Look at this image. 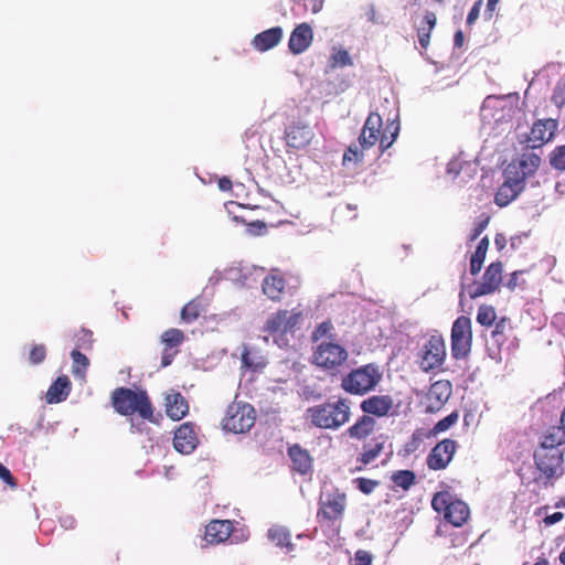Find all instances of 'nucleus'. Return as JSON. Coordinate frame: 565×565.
Returning a JSON list of instances; mask_svg holds the SVG:
<instances>
[{"label": "nucleus", "mask_w": 565, "mask_h": 565, "mask_svg": "<svg viewBox=\"0 0 565 565\" xmlns=\"http://www.w3.org/2000/svg\"><path fill=\"white\" fill-rule=\"evenodd\" d=\"M396 119L397 116L390 120L385 130L381 134L383 124L382 117L376 113H371L360 134L359 143L350 146L348 151L343 154V163L345 164L349 161H362L364 151L375 146L377 141L380 142L381 152L390 148L399 132V124Z\"/></svg>", "instance_id": "nucleus-1"}, {"label": "nucleus", "mask_w": 565, "mask_h": 565, "mask_svg": "<svg viewBox=\"0 0 565 565\" xmlns=\"http://www.w3.org/2000/svg\"><path fill=\"white\" fill-rule=\"evenodd\" d=\"M351 409L347 399L339 398L309 407L306 412V419L315 427L337 430L350 420Z\"/></svg>", "instance_id": "nucleus-2"}, {"label": "nucleus", "mask_w": 565, "mask_h": 565, "mask_svg": "<svg viewBox=\"0 0 565 565\" xmlns=\"http://www.w3.org/2000/svg\"><path fill=\"white\" fill-rule=\"evenodd\" d=\"M303 312L300 308L290 310H278L271 313L263 327V331L274 337V343L279 348L289 345V337L301 328L303 322Z\"/></svg>", "instance_id": "nucleus-3"}, {"label": "nucleus", "mask_w": 565, "mask_h": 565, "mask_svg": "<svg viewBox=\"0 0 565 565\" xmlns=\"http://www.w3.org/2000/svg\"><path fill=\"white\" fill-rule=\"evenodd\" d=\"M513 107L507 104L504 97L488 96L481 106L480 117L482 127L489 134H501L511 127Z\"/></svg>", "instance_id": "nucleus-4"}, {"label": "nucleus", "mask_w": 565, "mask_h": 565, "mask_svg": "<svg viewBox=\"0 0 565 565\" xmlns=\"http://www.w3.org/2000/svg\"><path fill=\"white\" fill-rule=\"evenodd\" d=\"M111 398L115 409L121 415L138 413L143 419L152 418V406L145 391L119 387L114 391Z\"/></svg>", "instance_id": "nucleus-5"}, {"label": "nucleus", "mask_w": 565, "mask_h": 565, "mask_svg": "<svg viewBox=\"0 0 565 565\" xmlns=\"http://www.w3.org/2000/svg\"><path fill=\"white\" fill-rule=\"evenodd\" d=\"M382 371L375 363H369L344 375L341 387L353 395H364L374 390L382 380Z\"/></svg>", "instance_id": "nucleus-6"}, {"label": "nucleus", "mask_w": 565, "mask_h": 565, "mask_svg": "<svg viewBox=\"0 0 565 565\" xmlns=\"http://www.w3.org/2000/svg\"><path fill=\"white\" fill-rule=\"evenodd\" d=\"M431 507L436 512L444 513L445 520L454 526H461L470 515L467 503L448 491L436 493L431 500Z\"/></svg>", "instance_id": "nucleus-7"}, {"label": "nucleus", "mask_w": 565, "mask_h": 565, "mask_svg": "<svg viewBox=\"0 0 565 565\" xmlns=\"http://www.w3.org/2000/svg\"><path fill=\"white\" fill-rule=\"evenodd\" d=\"M417 363L422 371L430 372L439 369L446 359V344L438 333L425 338L417 351Z\"/></svg>", "instance_id": "nucleus-8"}, {"label": "nucleus", "mask_w": 565, "mask_h": 565, "mask_svg": "<svg viewBox=\"0 0 565 565\" xmlns=\"http://www.w3.org/2000/svg\"><path fill=\"white\" fill-rule=\"evenodd\" d=\"M349 358L348 350L340 343L331 340H321L312 355L313 363L328 371H337Z\"/></svg>", "instance_id": "nucleus-9"}, {"label": "nucleus", "mask_w": 565, "mask_h": 565, "mask_svg": "<svg viewBox=\"0 0 565 565\" xmlns=\"http://www.w3.org/2000/svg\"><path fill=\"white\" fill-rule=\"evenodd\" d=\"M255 419V409L252 405L235 402L227 407L223 427L235 434H244L254 426Z\"/></svg>", "instance_id": "nucleus-10"}, {"label": "nucleus", "mask_w": 565, "mask_h": 565, "mask_svg": "<svg viewBox=\"0 0 565 565\" xmlns=\"http://www.w3.org/2000/svg\"><path fill=\"white\" fill-rule=\"evenodd\" d=\"M535 462L540 471L537 480H544V484L553 481L563 475V454L559 449L537 450L535 452Z\"/></svg>", "instance_id": "nucleus-11"}, {"label": "nucleus", "mask_w": 565, "mask_h": 565, "mask_svg": "<svg viewBox=\"0 0 565 565\" xmlns=\"http://www.w3.org/2000/svg\"><path fill=\"white\" fill-rule=\"evenodd\" d=\"M471 321L468 317H458L451 329V354L455 359L467 356L471 349Z\"/></svg>", "instance_id": "nucleus-12"}, {"label": "nucleus", "mask_w": 565, "mask_h": 565, "mask_svg": "<svg viewBox=\"0 0 565 565\" xmlns=\"http://www.w3.org/2000/svg\"><path fill=\"white\" fill-rule=\"evenodd\" d=\"M503 265L501 262L491 263L479 284L469 288L470 298H477L497 291L502 282Z\"/></svg>", "instance_id": "nucleus-13"}, {"label": "nucleus", "mask_w": 565, "mask_h": 565, "mask_svg": "<svg viewBox=\"0 0 565 565\" xmlns=\"http://www.w3.org/2000/svg\"><path fill=\"white\" fill-rule=\"evenodd\" d=\"M320 509L318 516L327 520H339L342 518L347 505V497L338 489L327 490L320 497Z\"/></svg>", "instance_id": "nucleus-14"}, {"label": "nucleus", "mask_w": 565, "mask_h": 565, "mask_svg": "<svg viewBox=\"0 0 565 565\" xmlns=\"http://www.w3.org/2000/svg\"><path fill=\"white\" fill-rule=\"evenodd\" d=\"M557 126V121L551 118L535 121L526 138L527 146L532 149L542 147L553 138Z\"/></svg>", "instance_id": "nucleus-15"}, {"label": "nucleus", "mask_w": 565, "mask_h": 565, "mask_svg": "<svg viewBox=\"0 0 565 565\" xmlns=\"http://www.w3.org/2000/svg\"><path fill=\"white\" fill-rule=\"evenodd\" d=\"M456 450V443L445 439L438 443L427 457V466L433 470L445 469L451 461Z\"/></svg>", "instance_id": "nucleus-16"}, {"label": "nucleus", "mask_w": 565, "mask_h": 565, "mask_svg": "<svg viewBox=\"0 0 565 565\" xmlns=\"http://www.w3.org/2000/svg\"><path fill=\"white\" fill-rule=\"evenodd\" d=\"M174 449L184 455L191 454L198 446L196 433L191 423L182 424L174 434Z\"/></svg>", "instance_id": "nucleus-17"}, {"label": "nucleus", "mask_w": 565, "mask_h": 565, "mask_svg": "<svg viewBox=\"0 0 565 565\" xmlns=\"http://www.w3.org/2000/svg\"><path fill=\"white\" fill-rule=\"evenodd\" d=\"M312 40V28L308 23H301L292 30L289 36L288 47L291 53L298 55L303 53L311 45Z\"/></svg>", "instance_id": "nucleus-18"}, {"label": "nucleus", "mask_w": 565, "mask_h": 565, "mask_svg": "<svg viewBox=\"0 0 565 565\" xmlns=\"http://www.w3.org/2000/svg\"><path fill=\"white\" fill-rule=\"evenodd\" d=\"M315 134L311 127L303 124H292L286 129V142L289 147L295 149H302L307 147Z\"/></svg>", "instance_id": "nucleus-19"}, {"label": "nucleus", "mask_w": 565, "mask_h": 565, "mask_svg": "<svg viewBox=\"0 0 565 565\" xmlns=\"http://www.w3.org/2000/svg\"><path fill=\"white\" fill-rule=\"evenodd\" d=\"M232 532L233 523L230 520H214L206 525L204 540L211 544L222 543Z\"/></svg>", "instance_id": "nucleus-20"}, {"label": "nucleus", "mask_w": 565, "mask_h": 565, "mask_svg": "<svg viewBox=\"0 0 565 565\" xmlns=\"http://www.w3.org/2000/svg\"><path fill=\"white\" fill-rule=\"evenodd\" d=\"M286 282L278 269H273L263 280V292L273 301H279L285 290Z\"/></svg>", "instance_id": "nucleus-21"}, {"label": "nucleus", "mask_w": 565, "mask_h": 565, "mask_svg": "<svg viewBox=\"0 0 565 565\" xmlns=\"http://www.w3.org/2000/svg\"><path fill=\"white\" fill-rule=\"evenodd\" d=\"M364 413L379 417L386 416L393 408V399L388 395H374L361 403Z\"/></svg>", "instance_id": "nucleus-22"}, {"label": "nucleus", "mask_w": 565, "mask_h": 565, "mask_svg": "<svg viewBox=\"0 0 565 565\" xmlns=\"http://www.w3.org/2000/svg\"><path fill=\"white\" fill-rule=\"evenodd\" d=\"M282 39V29L274 26L255 35L253 46L259 52H266L275 47Z\"/></svg>", "instance_id": "nucleus-23"}, {"label": "nucleus", "mask_w": 565, "mask_h": 565, "mask_svg": "<svg viewBox=\"0 0 565 565\" xmlns=\"http://www.w3.org/2000/svg\"><path fill=\"white\" fill-rule=\"evenodd\" d=\"M167 415L173 420H180L189 412V405L185 398L178 392H172L166 397Z\"/></svg>", "instance_id": "nucleus-24"}, {"label": "nucleus", "mask_w": 565, "mask_h": 565, "mask_svg": "<svg viewBox=\"0 0 565 565\" xmlns=\"http://www.w3.org/2000/svg\"><path fill=\"white\" fill-rule=\"evenodd\" d=\"M288 455L292 462V468L301 475H306L311 471L312 459L308 450L303 449L299 445H292L288 449Z\"/></svg>", "instance_id": "nucleus-25"}, {"label": "nucleus", "mask_w": 565, "mask_h": 565, "mask_svg": "<svg viewBox=\"0 0 565 565\" xmlns=\"http://www.w3.org/2000/svg\"><path fill=\"white\" fill-rule=\"evenodd\" d=\"M242 367L253 372L262 370L266 365L264 355L256 349L243 344L241 347Z\"/></svg>", "instance_id": "nucleus-26"}, {"label": "nucleus", "mask_w": 565, "mask_h": 565, "mask_svg": "<svg viewBox=\"0 0 565 565\" xmlns=\"http://www.w3.org/2000/svg\"><path fill=\"white\" fill-rule=\"evenodd\" d=\"M71 391V382L67 376L63 375L49 387L46 401L50 404L60 403L68 396Z\"/></svg>", "instance_id": "nucleus-27"}, {"label": "nucleus", "mask_w": 565, "mask_h": 565, "mask_svg": "<svg viewBox=\"0 0 565 565\" xmlns=\"http://www.w3.org/2000/svg\"><path fill=\"white\" fill-rule=\"evenodd\" d=\"M353 60L350 53L340 45H333L327 63V72L338 67L352 66Z\"/></svg>", "instance_id": "nucleus-28"}, {"label": "nucleus", "mask_w": 565, "mask_h": 565, "mask_svg": "<svg viewBox=\"0 0 565 565\" xmlns=\"http://www.w3.org/2000/svg\"><path fill=\"white\" fill-rule=\"evenodd\" d=\"M254 269L255 268L244 264L233 265L224 271V278L232 282L246 286L248 285L249 277Z\"/></svg>", "instance_id": "nucleus-29"}, {"label": "nucleus", "mask_w": 565, "mask_h": 565, "mask_svg": "<svg viewBox=\"0 0 565 565\" xmlns=\"http://www.w3.org/2000/svg\"><path fill=\"white\" fill-rule=\"evenodd\" d=\"M451 395V384L448 381H437L433 383L428 391V399L435 402L436 406H441Z\"/></svg>", "instance_id": "nucleus-30"}, {"label": "nucleus", "mask_w": 565, "mask_h": 565, "mask_svg": "<svg viewBox=\"0 0 565 565\" xmlns=\"http://www.w3.org/2000/svg\"><path fill=\"white\" fill-rule=\"evenodd\" d=\"M565 443V429L559 426L551 427L543 436L540 450L558 449L557 446Z\"/></svg>", "instance_id": "nucleus-31"}, {"label": "nucleus", "mask_w": 565, "mask_h": 565, "mask_svg": "<svg viewBox=\"0 0 565 565\" xmlns=\"http://www.w3.org/2000/svg\"><path fill=\"white\" fill-rule=\"evenodd\" d=\"M522 190L519 188L518 183L511 184L510 182L505 181L503 184L499 188L498 192L494 196V202L499 206H507L510 202H512Z\"/></svg>", "instance_id": "nucleus-32"}, {"label": "nucleus", "mask_w": 565, "mask_h": 565, "mask_svg": "<svg viewBox=\"0 0 565 565\" xmlns=\"http://www.w3.org/2000/svg\"><path fill=\"white\" fill-rule=\"evenodd\" d=\"M374 425L375 422L372 417L363 415L354 425L348 429V434L351 438L362 439L372 433Z\"/></svg>", "instance_id": "nucleus-33"}, {"label": "nucleus", "mask_w": 565, "mask_h": 565, "mask_svg": "<svg viewBox=\"0 0 565 565\" xmlns=\"http://www.w3.org/2000/svg\"><path fill=\"white\" fill-rule=\"evenodd\" d=\"M489 247V239L488 237H483L480 239L475 253L471 255L470 258V274L477 275L480 273L482 268V264L484 262L487 250Z\"/></svg>", "instance_id": "nucleus-34"}, {"label": "nucleus", "mask_w": 565, "mask_h": 565, "mask_svg": "<svg viewBox=\"0 0 565 565\" xmlns=\"http://www.w3.org/2000/svg\"><path fill=\"white\" fill-rule=\"evenodd\" d=\"M268 539L279 547H286L288 552L292 551L290 534L286 527L275 525L268 530Z\"/></svg>", "instance_id": "nucleus-35"}, {"label": "nucleus", "mask_w": 565, "mask_h": 565, "mask_svg": "<svg viewBox=\"0 0 565 565\" xmlns=\"http://www.w3.org/2000/svg\"><path fill=\"white\" fill-rule=\"evenodd\" d=\"M384 444L385 439L382 436L366 444L363 448L362 462L365 465L373 462L383 451Z\"/></svg>", "instance_id": "nucleus-36"}, {"label": "nucleus", "mask_w": 565, "mask_h": 565, "mask_svg": "<svg viewBox=\"0 0 565 565\" xmlns=\"http://www.w3.org/2000/svg\"><path fill=\"white\" fill-rule=\"evenodd\" d=\"M516 163L519 169H521L527 177H531L539 169L541 164V158L536 153L526 152L521 156Z\"/></svg>", "instance_id": "nucleus-37"}, {"label": "nucleus", "mask_w": 565, "mask_h": 565, "mask_svg": "<svg viewBox=\"0 0 565 565\" xmlns=\"http://www.w3.org/2000/svg\"><path fill=\"white\" fill-rule=\"evenodd\" d=\"M504 180L510 182L511 184L518 183L521 190L524 189V182L527 175L518 168L516 162H512L508 166L504 171Z\"/></svg>", "instance_id": "nucleus-38"}, {"label": "nucleus", "mask_w": 565, "mask_h": 565, "mask_svg": "<svg viewBox=\"0 0 565 565\" xmlns=\"http://www.w3.org/2000/svg\"><path fill=\"white\" fill-rule=\"evenodd\" d=\"M392 481L396 487L408 490L415 483V473L411 470H398L393 473Z\"/></svg>", "instance_id": "nucleus-39"}, {"label": "nucleus", "mask_w": 565, "mask_h": 565, "mask_svg": "<svg viewBox=\"0 0 565 565\" xmlns=\"http://www.w3.org/2000/svg\"><path fill=\"white\" fill-rule=\"evenodd\" d=\"M184 341V334L179 329H169L164 331L161 335V342L166 345L167 349H172L174 347L180 345Z\"/></svg>", "instance_id": "nucleus-40"}, {"label": "nucleus", "mask_w": 565, "mask_h": 565, "mask_svg": "<svg viewBox=\"0 0 565 565\" xmlns=\"http://www.w3.org/2000/svg\"><path fill=\"white\" fill-rule=\"evenodd\" d=\"M71 355L74 363L73 374L76 377L83 379L88 366V359L77 350H73Z\"/></svg>", "instance_id": "nucleus-41"}, {"label": "nucleus", "mask_w": 565, "mask_h": 565, "mask_svg": "<svg viewBox=\"0 0 565 565\" xmlns=\"http://www.w3.org/2000/svg\"><path fill=\"white\" fill-rule=\"evenodd\" d=\"M497 318V313L493 307L491 306H480L477 313V321L481 326H491Z\"/></svg>", "instance_id": "nucleus-42"}, {"label": "nucleus", "mask_w": 565, "mask_h": 565, "mask_svg": "<svg viewBox=\"0 0 565 565\" xmlns=\"http://www.w3.org/2000/svg\"><path fill=\"white\" fill-rule=\"evenodd\" d=\"M201 308L196 301H190L186 303L181 311V319L186 323H191L200 316Z\"/></svg>", "instance_id": "nucleus-43"}, {"label": "nucleus", "mask_w": 565, "mask_h": 565, "mask_svg": "<svg viewBox=\"0 0 565 565\" xmlns=\"http://www.w3.org/2000/svg\"><path fill=\"white\" fill-rule=\"evenodd\" d=\"M550 163L557 170H565V145L554 149L551 153Z\"/></svg>", "instance_id": "nucleus-44"}, {"label": "nucleus", "mask_w": 565, "mask_h": 565, "mask_svg": "<svg viewBox=\"0 0 565 565\" xmlns=\"http://www.w3.org/2000/svg\"><path fill=\"white\" fill-rule=\"evenodd\" d=\"M458 420V413L452 412L445 418L440 419L434 427V433H443L449 429L452 425H455Z\"/></svg>", "instance_id": "nucleus-45"}, {"label": "nucleus", "mask_w": 565, "mask_h": 565, "mask_svg": "<svg viewBox=\"0 0 565 565\" xmlns=\"http://www.w3.org/2000/svg\"><path fill=\"white\" fill-rule=\"evenodd\" d=\"M46 355L45 347L42 344L34 345L32 350L30 351L29 361L32 364H39L43 362Z\"/></svg>", "instance_id": "nucleus-46"}, {"label": "nucleus", "mask_w": 565, "mask_h": 565, "mask_svg": "<svg viewBox=\"0 0 565 565\" xmlns=\"http://www.w3.org/2000/svg\"><path fill=\"white\" fill-rule=\"evenodd\" d=\"M354 482L356 483L358 489L365 494L373 492L377 486L376 481L366 478H356Z\"/></svg>", "instance_id": "nucleus-47"}, {"label": "nucleus", "mask_w": 565, "mask_h": 565, "mask_svg": "<svg viewBox=\"0 0 565 565\" xmlns=\"http://www.w3.org/2000/svg\"><path fill=\"white\" fill-rule=\"evenodd\" d=\"M523 274H524V271H514V273H512L510 278L505 282V287L509 290H511V291L515 290L516 288H523L525 281L524 280H520V277Z\"/></svg>", "instance_id": "nucleus-48"}, {"label": "nucleus", "mask_w": 565, "mask_h": 565, "mask_svg": "<svg viewBox=\"0 0 565 565\" xmlns=\"http://www.w3.org/2000/svg\"><path fill=\"white\" fill-rule=\"evenodd\" d=\"M372 555L367 551L359 550L354 554L353 565H371L372 564Z\"/></svg>", "instance_id": "nucleus-49"}, {"label": "nucleus", "mask_w": 565, "mask_h": 565, "mask_svg": "<svg viewBox=\"0 0 565 565\" xmlns=\"http://www.w3.org/2000/svg\"><path fill=\"white\" fill-rule=\"evenodd\" d=\"M332 329V324L328 321L320 323L312 333V339L319 341L323 337L328 335Z\"/></svg>", "instance_id": "nucleus-50"}, {"label": "nucleus", "mask_w": 565, "mask_h": 565, "mask_svg": "<svg viewBox=\"0 0 565 565\" xmlns=\"http://www.w3.org/2000/svg\"><path fill=\"white\" fill-rule=\"evenodd\" d=\"M482 7V0H478L473 3L472 8L470 9L468 17H467V24H472L477 21L480 14V10Z\"/></svg>", "instance_id": "nucleus-51"}, {"label": "nucleus", "mask_w": 565, "mask_h": 565, "mask_svg": "<svg viewBox=\"0 0 565 565\" xmlns=\"http://www.w3.org/2000/svg\"><path fill=\"white\" fill-rule=\"evenodd\" d=\"M266 225L264 222L254 221L247 224V232L253 235H260L265 232Z\"/></svg>", "instance_id": "nucleus-52"}, {"label": "nucleus", "mask_w": 565, "mask_h": 565, "mask_svg": "<svg viewBox=\"0 0 565 565\" xmlns=\"http://www.w3.org/2000/svg\"><path fill=\"white\" fill-rule=\"evenodd\" d=\"M461 170V161L459 159H452L447 164V173L457 177Z\"/></svg>", "instance_id": "nucleus-53"}, {"label": "nucleus", "mask_w": 565, "mask_h": 565, "mask_svg": "<svg viewBox=\"0 0 565 565\" xmlns=\"http://www.w3.org/2000/svg\"><path fill=\"white\" fill-rule=\"evenodd\" d=\"M60 523L65 530H72L76 525V520L73 515H62L60 518Z\"/></svg>", "instance_id": "nucleus-54"}, {"label": "nucleus", "mask_w": 565, "mask_h": 565, "mask_svg": "<svg viewBox=\"0 0 565 565\" xmlns=\"http://www.w3.org/2000/svg\"><path fill=\"white\" fill-rule=\"evenodd\" d=\"M563 518H564V514L562 512H555L553 514L546 515L544 518L543 522L546 526H551V525H554V524L558 523L559 521H562Z\"/></svg>", "instance_id": "nucleus-55"}, {"label": "nucleus", "mask_w": 565, "mask_h": 565, "mask_svg": "<svg viewBox=\"0 0 565 565\" xmlns=\"http://www.w3.org/2000/svg\"><path fill=\"white\" fill-rule=\"evenodd\" d=\"M429 36L430 32H428V29H426V26L423 25L418 29V40L423 47H427L429 43Z\"/></svg>", "instance_id": "nucleus-56"}, {"label": "nucleus", "mask_w": 565, "mask_h": 565, "mask_svg": "<svg viewBox=\"0 0 565 565\" xmlns=\"http://www.w3.org/2000/svg\"><path fill=\"white\" fill-rule=\"evenodd\" d=\"M436 15L433 12H426L424 15V23L427 25L426 29H428V32H430L435 25H436Z\"/></svg>", "instance_id": "nucleus-57"}, {"label": "nucleus", "mask_w": 565, "mask_h": 565, "mask_svg": "<svg viewBox=\"0 0 565 565\" xmlns=\"http://www.w3.org/2000/svg\"><path fill=\"white\" fill-rule=\"evenodd\" d=\"M553 100L558 106H562L565 103V94H563L561 86L556 87L554 95H553Z\"/></svg>", "instance_id": "nucleus-58"}, {"label": "nucleus", "mask_w": 565, "mask_h": 565, "mask_svg": "<svg viewBox=\"0 0 565 565\" xmlns=\"http://www.w3.org/2000/svg\"><path fill=\"white\" fill-rule=\"evenodd\" d=\"M326 0H309L310 10L313 14L319 13L322 8Z\"/></svg>", "instance_id": "nucleus-59"}, {"label": "nucleus", "mask_w": 565, "mask_h": 565, "mask_svg": "<svg viewBox=\"0 0 565 565\" xmlns=\"http://www.w3.org/2000/svg\"><path fill=\"white\" fill-rule=\"evenodd\" d=\"M499 0H488L487 9L484 12L486 19L490 20L492 18V13L498 4Z\"/></svg>", "instance_id": "nucleus-60"}, {"label": "nucleus", "mask_w": 565, "mask_h": 565, "mask_svg": "<svg viewBox=\"0 0 565 565\" xmlns=\"http://www.w3.org/2000/svg\"><path fill=\"white\" fill-rule=\"evenodd\" d=\"M0 478L8 483H12L11 472L2 463H0Z\"/></svg>", "instance_id": "nucleus-61"}, {"label": "nucleus", "mask_w": 565, "mask_h": 565, "mask_svg": "<svg viewBox=\"0 0 565 565\" xmlns=\"http://www.w3.org/2000/svg\"><path fill=\"white\" fill-rule=\"evenodd\" d=\"M218 188L221 191H228L232 188V181L224 177L218 180Z\"/></svg>", "instance_id": "nucleus-62"}, {"label": "nucleus", "mask_w": 565, "mask_h": 565, "mask_svg": "<svg viewBox=\"0 0 565 565\" xmlns=\"http://www.w3.org/2000/svg\"><path fill=\"white\" fill-rule=\"evenodd\" d=\"M172 359H173V354L169 353L168 349L166 348L163 351V354H162V360H161L162 366L170 365L172 362Z\"/></svg>", "instance_id": "nucleus-63"}, {"label": "nucleus", "mask_w": 565, "mask_h": 565, "mask_svg": "<svg viewBox=\"0 0 565 565\" xmlns=\"http://www.w3.org/2000/svg\"><path fill=\"white\" fill-rule=\"evenodd\" d=\"M454 43L456 47H460L463 43V34L461 31H457L454 36Z\"/></svg>", "instance_id": "nucleus-64"}]
</instances>
